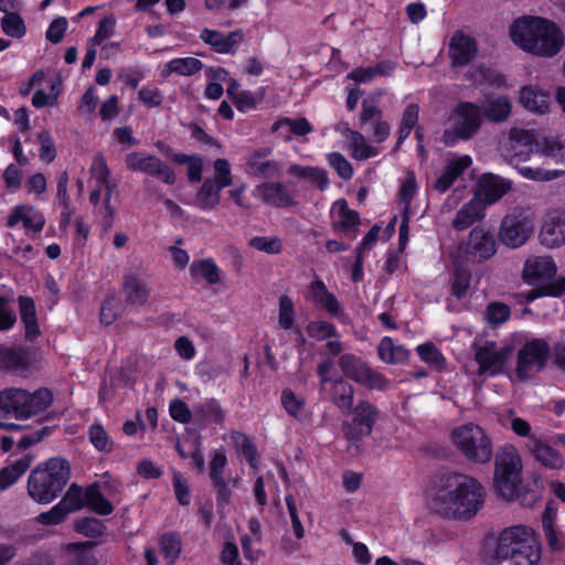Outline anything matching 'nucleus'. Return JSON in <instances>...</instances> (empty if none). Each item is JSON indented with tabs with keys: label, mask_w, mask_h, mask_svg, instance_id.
Here are the masks:
<instances>
[{
	"label": "nucleus",
	"mask_w": 565,
	"mask_h": 565,
	"mask_svg": "<svg viewBox=\"0 0 565 565\" xmlns=\"http://www.w3.org/2000/svg\"><path fill=\"white\" fill-rule=\"evenodd\" d=\"M484 500L486 489L477 478L446 472L439 478L433 507L441 515L467 521L477 515Z\"/></svg>",
	"instance_id": "1"
},
{
	"label": "nucleus",
	"mask_w": 565,
	"mask_h": 565,
	"mask_svg": "<svg viewBox=\"0 0 565 565\" xmlns=\"http://www.w3.org/2000/svg\"><path fill=\"white\" fill-rule=\"evenodd\" d=\"M509 36L523 52L540 57L556 56L564 45V34L552 20L537 15H522L513 20Z\"/></svg>",
	"instance_id": "2"
},
{
	"label": "nucleus",
	"mask_w": 565,
	"mask_h": 565,
	"mask_svg": "<svg viewBox=\"0 0 565 565\" xmlns=\"http://www.w3.org/2000/svg\"><path fill=\"white\" fill-rule=\"evenodd\" d=\"M522 459L516 448L505 444L497 454L493 488L507 501H516L522 507H532L539 499L537 492L521 477Z\"/></svg>",
	"instance_id": "3"
},
{
	"label": "nucleus",
	"mask_w": 565,
	"mask_h": 565,
	"mask_svg": "<svg viewBox=\"0 0 565 565\" xmlns=\"http://www.w3.org/2000/svg\"><path fill=\"white\" fill-rule=\"evenodd\" d=\"M53 403V393L46 387L34 392L24 388L8 387L0 391V428L6 430H21L22 425L7 423L6 417L18 420L26 419L46 411Z\"/></svg>",
	"instance_id": "4"
},
{
	"label": "nucleus",
	"mask_w": 565,
	"mask_h": 565,
	"mask_svg": "<svg viewBox=\"0 0 565 565\" xmlns=\"http://www.w3.org/2000/svg\"><path fill=\"white\" fill-rule=\"evenodd\" d=\"M70 478V461L60 456L51 457L35 466L29 473L28 494L39 504H50L62 494Z\"/></svg>",
	"instance_id": "5"
},
{
	"label": "nucleus",
	"mask_w": 565,
	"mask_h": 565,
	"mask_svg": "<svg viewBox=\"0 0 565 565\" xmlns=\"http://www.w3.org/2000/svg\"><path fill=\"white\" fill-rule=\"evenodd\" d=\"M541 548L530 539L525 525L504 529L498 536L491 565H536Z\"/></svg>",
	"instance_id": "6"
},
{
	"label": "nucleus",
	"mask_w": 565,
	"mask_h": 565,
	"mask_svg": "<svg viewBox=\"0 0 565 565\" xmlns=\"http://www.w3.org/2000/svg\"><path fill=\"white\" fill-rule=\"evenodd\" d=\"M451 441L469 462L484 465L492 459V440L477 424L467 423L454 428Z\"/></svg>",
	"instance_id": "7"
},
{
	"label": "nucleus",
	"mask_w": 565,
	"mask_h": 565,
	"mask_svg": "<svg viewBox=\"0 0 565 565\" xmlns=\"http://www.w3.org/2000/svg\"><path fill=\"white\" fill-rule=\"evenodd\" d=\"M483 111L472 102H459L452 110V129L445 130L443 140L446 146L452 147L458 140H470L480 130Z\"/></svg>",
	"instance_id": "8"
},
{
	"label": "nucleus",
	"mask_w": 565,
	"mask_h": 565,
	"mask_svg": "<svg viewBox=\"0 0 565 565\" xmlns=\"http://www.w3.org/2000/svg\"><path fill=\"white\" fill-rule=\"evenodd\" d=\"M551 348L545 339L533 338L527 340L516 354V377L524 382L532 375L543 371L548 362Z\"/></svg>",
	"instance_id": "9"
},
{
	"label": "nucleus",
	"mask_w": 565,
	"mask_h": 565,
	"mask_svg": "<svg viewBox=\"0 0 565 565\" xmlns=\"http://www.w3.org/2000/svg\"><path fill=\"white\" fill-rule=\"evenodd\" d=\"M338 364L347 379L370 390L384 392L390 386V381L384 374L373 370L367 362L353 353L340 355Z\"/></svg>",
	"instance_id": "10"
},
{
	"label": "nucleus",
	"mask_w": 565,
	"mask_h": 565,
	"mask_svg": "<svg viewBox=\"0 0 565 565\" xmlns=\"http://www.w3.org/2000/svg\"><path fill=\"white\" fill-rule=\"evenodd\" d=\"M534 232L533 220L523 212L507 214L500 222L499 239L508 248L515 249L530 239Z\"/></svg>",
	"instance_id": "11"
},
{
	"label": "nucleus",
	"mask_w": 565,
	"mask_h": 565,
	"mask_svg": "<svg viewBox=\"0 0 565 565\" xmlns=\"http://www.w3.org/2000/svg\"><path fill=\"white\" fill-rule=\"evenodd\" d=\"M351 413L352 422L343 424V433L349 441L358 443L372 434L380 418V411L369 401L362 399L354 407L352 406Z\"/></svg>",
	"instance_id": "12"
},
{
	"label": "nucleus",
	"mask_w": 565,
	"mask_h": 565,
	"mask_svg": "<svg viewBox=\"0 0 565 565\" xmlns=\"http://www.w3.org/2000/svg\"><path fill=\"white\" fill-rule=\"evenodd\" d=\"M126 168L131 172H141L173 185L177 177L171 167L159 157L141 151H132L125 158Z\"/></svg>",
	"instance_id": "13"
},
{
	"label": "nucleus",
	"mask_w": 565,
	"mask_h": 565,
	"mask_svg": "<svg viewBox=\"0 0 565 565\" xmlns=\"http://www.w3.org/2000/svg\"><path fill=\"white\" fill-rule=\"evenodd\" d=\"M227 463V457L223 449L213 451L209 463V477L215 491L216 505L218 509L227 507L233 494L230 482L224 478V470Z\"/></svg>",
	"instance_id": "14"
},
{
	"label": "nucleus",
	"mask_w": 565,
	"mask_h": 565,
	"mask_svg": "<svg viewBox=\"0 0 565 565\" xmlns=\"http://www.w3.org/2000/svg\"><path fill=\"white\" fill-rule=\"evenodd\" d=\"M497 239L494 234L481 226L473 227L465 245V254L467 258L482 263L490 259L497 253Z\"/></svg>",
	"instance_id": "15"
},
{
	"label": "nucleus",
	"mask_w": 565,
	"mask_h": 565,
	"mask_svg": "<svg viewBox=\"0 0 565 565\" xmlns=\"http://www.w3.org/2000/svg\"><path fill=\"white\" fill-rule=\"evenodd\" d=\"M511 181L493 173H483L479 177L473 189V199L487 205L498 202L511 190Z\"/></svg>",
	"instance_id": "16"
},
{
	"label": "nucleus",
	"mask_w": 565,
	"mask_h": 565,
	"mask_svg": "<svg viewBox=\"0 0 565 565\" xmlns=\"http://www.w3.org/2000/svg\"><path fill=\"white\" fill-rule=\"evenodd\" d=\"M478 45L475 38L458 30L454 32L448 44L450 65L454 68L465 67L477 56Z\"/></svg>",
	"instance_id": "17"
},
{
	"label": "nucleus",
	"mask_w": 565,
	"mask_h": 565,
	"mask_svg": "<svg viewBox=\"0 0 565 565\" xmlns=\"http://www.w3.org/2000/svg\"><path fill=\"white\" fill-rule=\"evenodd\" d=\"M508 349H495V342L487 341L482 347L478 348L475 352V361L478 363V375L488 374L495 376L501 373L507 360Z\"/></svg>",
	"instance_id": "18"
},
{
	"label": "nucleus",
	"mask_w": 565,
	"mask_h": 565,
	"mask_svg": "<svg viewBox=\"0 0 565 565\" xmlns=\"http://www.w3.org/2000/svg\"><path fill=\"white\" fill-rule=\"evenodd\" d=\"M200 39L218 54L234 55L244 41V32L242 29H236L228 34H223L217 30L204 28L200 32Z\"/></svg>",
	"instance_id": "19"
},
{
	"label": "nucleus",
	"mask_w": 565,
	"mask_h": 565,
	"mask_svg": "<svg viewBox=\"0 0 565 565\" xmlns=\"http://www.w3.org/2000/svg\"><path fill=\"white\" fill-rule=\"evenodd\" d=\"M20 222L23 224V228L26 234H39L45 226L44 214L38 211L34 206L28 204L15 205L9 214L6 225L12 228Z\"/></svg>",
	"instance_id": "20"
},
{
	"label": "nucleus",
	"mask_w": 565,
	"mask_h": 565,
	"mask_svg": "<svg viewBox=\"0 0 565 565\" xmlns=\"http://www.w3.org/2000/svg\"><path fill=\"white\" fill-rule=\"evenodd\" d=\"M263 203L276 209H289L298 204L284 182H263L256 186Z\"/></svg>",
	"instance_id": "21"
},
{
	"label": "nucleus",
	"mask_w": 565,
	"mask_h": 565,
	"mask_svg": "<svg viewBox=\"0 0 565 565\" xmlns=\"http://www.w3.org/2000/svg\"><path fill=\"white\" fill-rule=\"evenodd\" d=\"M271 153L270 148H259L253 151L246 160V172L263 179H271L279 174L281 164L277 160L262 161Z\"/></svg>",
	"instance_id": "22"
},
{
	"label": "nucleus",
	"mask_w": 565,
	"mask_h": 565,
	"mask_svg": "<svg viewBox=\"0 0 565 565\" xmlns=\"http://www.w3.org/2000/svg\"><path fill=\"white\" fill-rule=\"evenodd\" d=\"M470 156H461L450 160L444 168L441 174L436 179L433 189L439 193L447 192L455 181L471 166Z\"/></svg>",
	"instance_id": "23"
},
{
	"label": "nucleus",
	"mask_w": 565,
	"mask_h": 565,
	"mask_svg": "<svg viewBox=\"0 0 565 565\" xmlns=\"http://www.w3.org/2000/svg\"><path fill=\"white\" fill-rule=\"evenodd\" d=\"M526 447L544 467L550 469H561L563 467L564 458L561 452L541 439L531 437L526 443Z\"/></svg>",
	"instance_id": "24"
},
{
	"label": "nucleus",
	"mask_w": 565,
	"mask_h": 565,
	"mask_svg": "<svg viewBox=\"0 0 565 565\" xmlns=\"http://www.w3.org/2000/svg\"><path fill=\"white\" fill-rule=\"evenodd\" d=\"M122 289L127 303L136 307L146 305L151 291L149 286L132 273L124 275Z\"/></svg>",
	"instance_id": "25"
},
{
	"label": "nucleus",
	"mask_w": 565,
	"mask_h": 565,
	"mask_svg": "<svg viewBox=\"0 0 565 565\" xmlns=\"http://www.w3.org/2000/svg\"><path fill=\"white\" fill-rule=\"evenodd\" d=\"M337 218L332 221V228L340 233L358 232L360 225V214L355 210H351L345 199H340L333 203Z\"/></svg>",
	"instance_id": "26"
},
{
	"label": "nucleus",
	"mask_w": 565,
	"mask_h": 565,
	"mask_svg": "<svg viewBox=\"0 0 565 565\" xmlns=\"http://www.w3.org/2000/svg\"><path fill=\"white\" fill-rule=\"evenodd\" d=\"M20 319L25 331L26 341H34L41 335L36 317V307L33 298L20 296L19 299Z\"/></svg>",
	"instance_id": "27"
},
{
	"label": "nucleus",
	"mask_w": 565,
	"mask_h": 565,
	"mask_svg": "<svg viewBox=\"0 0 565 565\" xmlns=\"http://www.w3.org/2000/svg\"><path fill=\"white\" fill-rule=\"evenodd\" d=\"M484 216V204L472 198L457 211L451 225L456 231L461 232L472 226L476 222L481 221Z\"/></svg>",
	"instance_id": "28"
},
{
	"label": "nucleus",
	"mask_w": 565,
	"mask_h": 565,
	"mask_svg": "<svg viewBox=\"0 0 565 565\" xmlns=\"http://www.w3.org/2000/svg\"><path fill=\"white\" fill-rule=\"evenodd\" d=\"M542 245L554 248L565 244V218L551 216L544 220L540 232Z\"/></svg>",
	"instance_id": "29"
},
{
	"label": "nucleus",
	"mask_w": 565,
	"mask_h": 565,
	"mask_svg": "<svg viewBox=\"0 0 565 565\" xmlns=\"http://www.w3.org/2000/svg\"><path fill=\"white\" fill-rule=\"evenodd\" d=\"M96 545L97 542L93 541L68 543L65 546V565H98L97 557L92 552Z\"/></svg>",
	"instance_id": "30"
},
{
	"label": "nucleus",
	"mask_w": 565,
	"mask_h": 565,
	"mask_svg": "<svg viewBox=\"0 0 565 565\" xmlns=\"http://www.w3.org/2000/svg\"><path fill=\"white\" fill-rule=\"evenodd\" d=\"M30 366V356L24 348L0 345V370L6 372L24 371Z\"/></svg>",
	"instance_id": "31"
},
{
	"label": "nucleus",
	"mask_w": 565,
	"mask_h": 565,
	"mask_svg": "<svg viewBox=\"0 0 565 565\" xmlns=\"http://www.w3.org/2000/svg\"><path fill=\"white\" fill-rule=\"evenodd\" d=\"M271 132H280L285 140H290L289 134L303 137L313 131L312 125L305 117L278 118L270 128Z\"/></svg>",
	"instance_id": "32"
},
{
	"label": "nucleus",
	"mask_w": 565,
	"mask_h": 565,
	"mask_svg": "<svg viewBox=\"0 0 565 565\" xmlns=\"http://www.w3.org/2000/svg\"><path fill=\"white\" fill-rule=\"evenodd\" d=\"M557 273V267L551 258H539L526 260L523 268V278L529 285H533L536 279H552Z\"/></svg>",
	"instance_id": "33"
},
{
	"label": "nucleus",
	"mask_w": 565,
	"mask_h": 565,
	"mask_svg": "<svg viewBox=\"0 0 565 565\" xmlns=\"http://www.w3.org/2000/svg\"><path fill=\"white\" fill-rule=\"evenodd\" d=\"M331 402L343 413L349 414L352 411L354 387L342 377H335L331 381Z\"/></svg>",
	"instance_id": "34"
},
{
	"label": "nucleus",
	"mask_w": 565,
	"mask_h": 565,
	"mask_svg": "<svg viewBox=\"0 0 565 565\" xmlns=\"http://www.w3.org/2000/svg\"><path fill=\"white\" fill-rule=\"evenodd\" d=\"M33 456L23 455L20 459L0 469V491L13 486L31 467Z\"/></svg>",
	"instance_id": "35"
},
{
	"label": "nucleus",
	"mask_w": 565,
	"mask_h": 565,
	"mask_svg": "<svg viewBox=\"0 0 565 565\" xmlns=\"http://www.w3.org/2000/svg\"><path fill=\"white\" fill-rule=\"evenodd\" d=\"M520 100L530 111L546 114L550 108V96L534 86H525L521 89Z\"/></svg>",
	"instance_id": "36"
},
{
	"label": "nucleus",
	"mask_w": 565,
	"mask_h": 565,
	"mask_svg": "<svg viewBox=\"0 0 565 565\" xmlns=\"http://www.w3.org/2000/svg\"><path fill=\"white\" fill-rule=\"evenodd\" d=\"M471 282V273L463 265L455 262L450 275V294L458 300L467 297Z\"/></svg>",
	"instance_id": "37"
},
{
	"label": "nucleus",
	"mask_w": 565,
	"mask_h": 565,
	"mask_svg": "<svg viewBox=\"0 0 565 565\" xmlns=\"http://www.w3.org/2000/svg\"><path fill=\"white\" fill-rule=\"evenodd\" d=\"M231 438L236 451L245 458L248 466L253 469H257L259 465V457L252 438L242 431H232Z\"/></svg>",
	"instance_id": "38"
},
{
	"label": "nucleus",
	"mask_w": 565,
	"mask_h": 565,
	"mask_svg": "<svg viewBox=\"0 0 565 565\" xmlns=\"http://www.w3.org/2000/svg\"><path fill=\"white\" fill-rule=\"evenodd\" d=\"M160 553L168 565H174L180 557L182 539L179 532H164L159 539Z\"/></svg>",
	"instance_id": "39"
},
{
	"label": "nucleus",
	"mask_w": 565,
	"mask_h": 565,
	"mask_svg": "<svg viewBox=\"0 0 565 565\" xmlns=\"http://www.w3.org/2000/svg\"><path fill=\"white\" fill-rule=\"evenodd\" d=\"M194 415L200 419L222 426L226 418V413L216 398H206L194 406Z\"/></svg>",
	"instance_id": "40"
},
{
	"label": "nucleus",
	"mask_w": 565,
	"mask_h": 565,
	"mask_svg": "<svg viewBox=\"0 0 565 565\" xmlns=\"http://www.w3.org/2000/svg\"><path fill=\"white\" fill-rule=\"evenodd\" d=\"M223 188H218V184L207 178L203 181L199 189L195 200L198 206L203 211H211L220 203V193Z\"/></svg>",
	"instance_id": "41"
},
{
	"label": "nucleus",
	"mask_w": 565,
	"mask_h": 565,
	"mask_svg": "<svg viewBox=\"0 0 565 565\" xmlns=\"http://www.w3.org/2000/svg\"><path fill=\"white\" fill-rule=\"evenodd\" d=\"M85 504L99 515H109L114 511L113 503L104 497L98 483H93L85 489Z\"/></svg>",
	"instance_id": "42"
},
{
	"label": "nucleus",
	"mask_w": 565,
	"mask_h": 565,
	"mask_svg": "<svg viewBox=\"0 0 565 565\" xmlns=\"http://www.w3.org/2000/svg\"><path fill=\"white\" fill-rule=\"evenodd\" d=\"M288 173L299 179H308L317 184L319 190L324 191L329 186L328 172L319 167H302L299 164H291L288 168Z\"/></svg>",
	"instance_id": "43"
},
{
	"label": "nucleus",
	"mask_w": 565,
	"mask_h": 565,
	"mask_svg": "<svg viewBox=\"0 0 565 565\" xmlns=\"http://www.w3.org/2000/svg\"><path fill=\"white\" fill-rule=\"evenodd\" d=\"M203 67L202 61L195 57H175L169 61L163 71V76H168L172 73L182 76H191L200 72Z\"/></svg>",
	"instance_id": "44"
},
{
	"label": "nucleus",
	"mask_w": 565,
	"mask_h": 565,
	"mask_svg": "<svg viewBox=\"0 0 565 565\" xmlns=\"http://www.w3.org/2000/svg\"><path fill=\"white\" fill-rule=\"evenodd\" d=\"M190 273L193 277L201 276L210 285L221 281V269L212 258L195 259L191 264Z\"/></svg>",
	"instance_id": "45"
},
{
	"label": "nucleus",
	"mask_w": 565,
	"mask_h": 565,
	"mask_svg": "<svg viewBox=\"0 0 565 565\" xmlns=\"http://www.w3.org/2000/svg\"><path fill=\"white\" fill-rule=\"evenodd\" d=\"M417 354L423 362L436 371H443L446 366V359L440 350L433 342H425L417 345Z\"/></svg>",
	"instance_id": "46"
},
{
	"label": "nucleus",
	"mask_w": 565,
	"mask_h": 565,
	"mask_svg": "<svg viewBox=\"0 0 565 565\" xmlns=\"http://www.w3.org/2000/svg\"><path fill=\"white\" fill-rule=\"evenodd\" d=\"M565 295V277H558L556 280L543 284L531 289L525 298L527 302H532L541 297H562Z\"/></svg>",
	"instance_id": "47"
},
{
	"label": "nucleus",
	"mask_w": 565,
	"mask_h": 565,
	"mask_svg": "<svg viewBox=\"0 0 565 565\" xmlns=\"http://www.w3.org/2000/svg\"><path fill=\"white\" fill-rule=\"evenodd\" d=\"M25 433L18 440L17 447L19 450H26L30 447L41 443L53 433V427L42 425V423L34 428L23 426Z\"/></svg>",
	"instance_id": "48"
},
{
	"label": "nucleus",
	"mask_w": 565,
	"mask_h": 565,
	"mask_svg": "<svg viewBox=\"0 0 565 565\" xmlns=\"http://www.w3.org/2000/svg\"><path fill=\"white\" fill-rule=\"evenodd\" d=\"M306 332L309 338L320 342L327 339L340 338L337 327L329 321L313 320L306 326Z\"/></svg>",
	"instance_id": "49"
},
{
	"label": "nucleus",
	"mask_w": 565,
	"mask_h": 565,
	"mask_svg": "<svg viewBox=\"0 0 565 565\" xmlns=\"http://www.w3.org/2000/svg\"><path fill=\"white\" fill-rule=\"evenodd\" d=\"M74 529L77 533L89 539L102 537L107 530L103 521L93 516L77 519L75 521Z\"/></svg>",
	"instance_id": "50"
},
{
	"label": "nucleus",
	"mask_w": 565,
	"mask_h": 565,
	"mask_svg": "<svg viewBox=\"0 0 565 565\" xmlns=\"http://www.w3.org/2000/svg\"><path fill=\"white\" fill-rule=\"evenodd\" d=\"M89 441L94 448L99 452H111L114 449V441L110 439L108 433L102 424L95 423L88 428Z\"/></svg>",
	"instance_id": "51"
},
{
	"label": "nucleus",
	"mask_w": 565,
	"mask_h": 565,
	"mask_svg": "<svg viewBox=\"0 0 565 565\" xmlns=\"http://www.w3.org/2000/svg\"><path fill=\"white\" fill-rule=\"evenodd\" d=\"M265 97V88L260 87L253 94L249 90H242L237 96H234V105L239 113H247L256 109L258 104L263 102Z\"/></svg>",
	"instance_id": "52"
},
{
	"label": "nucleus",
	"mask_w": 565,
	"mask_h": 565,
	"mask_svg": "<svg viewBox=\"0 0 565 565\" xmlns=\"http://www.w3.org/2000/svg\"><path fill=\"white\" fill-rule=\"evenodd\" d=\"M0 25L4 34L13 39H22L26 33L24 20L18 12L3 15Z\"/></svg>",
	"instance_id": "53"
},
{
	"label": "nucleus",
	"mask_w": 565,
	"mask_h": 565,
	"mask_svg": "<svg viewBox=\"0 0 565 565\" xmlns=\"http://www.w3.org/2000/svg\"><path fill=\"white\" fill-rule=\"evenodd\" d=\"M70 513L71 509H66L64 502L58 501L49 511L41 512L35 520L42 525H58L67 519Z\"/></svg>",
	"instance_id": "54"
},
{
	"label": "nucleus",
	"mask_w": 565,
	"mask_h": 565,
	"mask_svg": "<svg viewBox=\"0 0 565 565\" xmlns=\"http://www.w3.org/2000/svg\"><path fill=\"white\" fill-rule=\"evenodd\" d=\"M510 113L511 103L507 98H497L489 103L483 111V117L494 122H501L509 117Z\"/></svg>",
	"instance_id": "55"
},
{
	"label": "nucleus",
	"mask_w": 565,
	"mask_h": 565,
	"mask_svg": "<svg viewBox=\"0 0 565 565\" xmlns=\"http://www.w3.org/2000/svg\"><path fill=\"white\" fill-rule=\"evenodd\" d=\"M511 309L500 301H492L487 306L486 318L490 326H499L509 320Z\"/></svg>",
	"instance_id": "56"
},
{
	"label": "nucleus",
	"mask_w": 565,
	"mask_h": 565,
	"mask_svg": "<svg viewBox=\"0 0 565 565\" xmlns=\"http://www.w3.org/2000/svg\"><path fill=\"white\" fill-rule=\"evenodd\" d=\"M295 321V308L292 299L288 295H281L279 297V313L278 323L284 330H290L294 328Z\"/></svg>",
	"instance_id": "57"
},
{
	"label": "nucleus",
	"mask_w": 565,
	"mask_h": 565,
	"mask_svg": "<svg viewBox=\"0 0 565 565\" xmlns=\"http://www.w3.org/2000/svg\"><path fill=\"white\" fill-rule=\"evenodd\" d=\"M116 18L113 14L104 17L95 31L94 36L89 40L93 45H100L105 40L114 35L116 31Z\"/></svg>",
	"instance_id": "58"
},
{
	"label": "nucleus",
	"mask_w": 565,
	"mask_h": 565,
	"mask_svg": "<svg viewBox=\"0 0 565 565\" xmlns=\"http://www.w3.org/2000/svg\"><path fill=\"white\" fill-rule=\"evenodd\" d=\"M249 245L266 254L276 255L282 250V243L279 237L276 236H255L250 239Z\"/></svg>",
	"instance_id": "59"
},
{
	"label": "nucleus",
	"mask_w": 565,
	"mask_h": 565,
	"mask_svg": "<svg viewBox=\"0 0 565 565\" xmlns=\"http://www.w3.org/2000/svg\"><path fill=\"white\" fill-rule=\"evenodd\" d=\"M519 172L523 178L533 181H552L565 173L563 170H545L531 167H521L519 168Z\"/></svg>",
	"instance_id": "60"
},
{
	"label": "nucleus",
	"mask_w": 565,
	"mask_h": 565,
	"mask_svg": "<svg viewBox=\"0 0 565 565\" xmlns=\"http://www.w3.org/2000/svg\"><path fill=\"white\" fill-rule=\"evenodd\" d=\"M329 164L335 170L343 180H350L353 177V168L349 160L340 152H331L328 156Z\"/></svg>",
	"instance_id": "61"
},
{
	"label": "nucleus",
	"mask_w": 565,
	"mask_h": 565,
	"mask_svg": "<svg viewBox=\"0 0 565 565\" xmlns=\"http://www.w3.org/2000/svg\"><path fill=\"white\" fill-rule=\"evenodd\" d=\"M280 402L284 409L294 418H298L300 411L305 406V399L298 397L290 388L281 392Z\"/></svg>",
	"instance_id": "62"
},
{
	"label": "nucleus",
	"mask_w": 565,
	"mask_h": 565,
	"mask_svg": "<svg viewBox=\"0 0 565 565\" xmlns=\"http://www.w3.org/2000/svg\"><path fill=\"white\" fill-rule=\"evenodd\" d=\"M40 141V159L45 163H51L56 158L54 140L49 130H42L38 135Z\"/></svg>",
	"instance_id": "63"
},
{
	"label": "nucleus",
	"mask_w": 565,
	"mask_h": 565,
	"mask_svg": "<svg viewBox=\"0 0 565 565\" xmlns=\"http://www.w3.org/2000/svg\"><path fill=\"white\" fill-rule=\"evenodd\" d=\"M145 76V71L139 66L124 67L118 72V79L131 89H136Z\"/></svg>",
	"instance_id": "64"
}]
</instances>
